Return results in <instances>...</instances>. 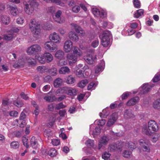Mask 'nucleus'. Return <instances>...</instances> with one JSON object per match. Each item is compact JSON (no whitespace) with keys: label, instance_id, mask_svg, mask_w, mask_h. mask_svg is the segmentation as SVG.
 <instances>
[{"label":"nucleus","instance_id":"nucleus-1","mask_svg":"<svg viewBox=\"0 0 160 160\" xmlns=\"http://www.w3.org/2000/svg\"><path fill=\"white\" fill-rule=\"evenodd\" d=\"M159 130L157 123L154 120H150L148 122V127L146 125H144L142 129V133L148 136H151L153 133L151 130L157 132Z\"/></svg>","mask_w":160,"mask_h":160},{"label":"nucleus","instance_id":"nucleus-2","mask_svg":"<svg viewBox=\"0 0 160 160\" xmlns=\"http://www.w3.org/2000/svg\"><path fill=\"white\" fill-rule=\"evenodd\" d=\"M56 95L59 94H66L71 96H74L77 94V91L74 89L69 87H64L59 88L56 91Z\"/></svg>","mask_w":160,"mask_h":160},{"label":"nucleus","instance_id":"nucleus-3","mask_svg":"<svg viewBox=\"0 0 160 160\" xmlns=\"http://www.w3.org/2000/svg\"><path fill=\"white\" fill-rule=\"evenodd\" d=\"M25 5L24 10L28 14L32 13L33 10L37 8L38 4L35 0H29L28 3H24Z\"/></svg>","mask_w":160,"mask_h":160},{"label":"nucleus","instance_id":"nucleus-4","mask_svg":"<svg viewBox=\"0 0 160 160\" xmlns=\"http://www.w3.org/2000/svg\"><path fill=\"white\" fill-rule=\"evenodd\" d=\"M29 28L32 33L37 35L40 32V23L35 19L31 20L29 24Z\"/></svg>","mask_w":160,"mask_h":160},{"label":"nucleus","instance_id":"nucleus-5","mask_svg":"<svg viewBox=\"0 0 160 160\" xmlns=\"http://www.w3.org/2000/svg\"><path fill=\"white\" fill-rule=\"evenodd\" d=\"M60 41H57L56 42H53L52 41H48L44 44V48L46 49L51 52H52L57 49V45L56 43H59Z\"/></svg>","mask_w":160,"mask_h":160},{"label":"nucleus","instance_id":"nucleus-6","mask_svg":"<svg viewBox=\"0 0 160 160\" xmlns=\"http://www.w3.org/2000/svg\"><path fill=\"white\" fill-rule=\"evenodd\" d=\"M41 48L38 44L34 45L28 48L27 52L28 54L35 55L37 54L38 52L41 51Z\"/></svg>","mask_w":160,"mask_h":160},{"label":"nucleus","instance_id":"nucleus-7","mask_svg":"<svg viewBox=\"0 0 160 160\" xmlns=\"http://www.w3.org/2000/svg\"><path fill=\"white\" fill-rule=\"evenodd\" d=\"M101 40H112V36L111 32L109 30H104L99 35Z\"/></svg>","mask_w":160,"mask_h":160},{"label":"nucleus","instance_id":"nucleus-8","mask_svg":"<svg viewBox=\"0 0 160 160\" xmlns=\"http://www.w3.org/2000/svg\"><path fill=\"white\" fill-rule=\"evenodd\" d=\"M64 48L66 52H70L72 49V43L71 41H66L64 43Z\"/></svg>","mask_w":160,"mask_h":160},{"label":"nucleus","instance_id":"nucleus-9","mask_svg":"<svg viewBox=\"0 0 160 160\" xmlns=\"http://www.w3.org/2000/svg\"><path fill=\"white\" fill-rule=\"evenodd\" d=\"M139 142L143 151L147 152L150 151L149 146L148 144L146 143L144 140L141 139L139 140Z\"/></svg>","mask_w":160,"mask_h":160},{"label":"nucleus","instance_id":"nucleus-10","mask_svg":"<svg viewBox=\"0 0 160 160\" xmlns=\"http://www.w3.org/2000/svg\"><path fill=\"white\" fill-rule=\"evenodd\" d=\"M78 57L77 55L72 53L68 54L67 56V58L69 61V63L76 62L77 61Z\"/></svg>","mask_w":160,"mask_h":160},{"label":"nucleus","instance_id":"nucleus-11","mask_svg":"<svg viewBox=\"0 0 160 160\" xmlns=\"http://www.w3.org/2000/svg\"><path fill=\"white\" fill-rule=\"evenodd\" d=\"M71 25L72 26L73 28L74 29H75L76 32L77 33H80L81 36H82L84 35L85 34L84 32L81 28V27L79 26L76 24L74 23L71 24Z\"/></svg>","mask_w":160,"mask_h":160},{"label":"nucleus","instance_id":"nucleus-12","mask_svg":"<svg viewBox=\"0 0 160 160\" xmlns=\"http://www.w3.org/2000/svg\"><path fill=\"white\" fill-rule=\"evenodd\" d=\"M62 13V11L60 10H58L55 14V16H53V18L55 22L59 23H61L62 22L60 19V16Z\"/></svg>","mask_w":160,"mask_h":160},{"label":"nucleus","instance_id":"nucleus-13","mask_svg":"<svg viewBox=\"0 0 160 160\" xmlns=\"http://www.w3.org/2000/svg\"><path fill=\"white\" fill-rule=\"evenodd\" d=\"M114 25L112 23L107 21H104L102 23V27L104 28L111 29L112 28Z\"/></svg>","mask_w":160,"mask_h":160},{"label":"nucleus","instance_id":"nucleus-14","mask_svg":"<svg viewBox=\"0 0 160 160\" xmlns=\"http://www.w3.org/2000/svg\"><path fill=\"white\" fill-rule=\"evenodd\" d=\"M139 100V98L138 97H134L128 101L127 103V106H131L135 105Z\"/></svg>","mask_w":160,"mask_h":160},{"label":"nucleus","instance_id":"nucleus-15","mask_svg":"<svg viewBox=\"0 0 160 160\" xmlns=\"http://www.w3.org/2000/svg\"><path fill=\"white\" fill-rule=\"evenodd\" d=\"M63 82V80L62 78H57L53 82L54 86L55 88H59L62 85Z\"/></svg>","mask_w":160,"mask_h":160},{"label":"nucleus","instance_id":"nucleus-16","mask_svg":"<svg viewBox=\"0 0 160 160\" xmlns=\"http://www.w3.org/2000/svg\"><path fill=\"white\" fill-rule=\"evenodd\" d=\"M154 84H152L151 85H149L148 84H146L142 87L143 89L142 93L144 94H146L149 92L151 88L153 87Z\"/></svg>","mask_w":160,"mask_h":160},{"label":"nucleus","instance_id":"nucleus-17","mask_svg":"<svg viewBox=\"0 0 160 160\" xmlns=\"http://www.w3.org/2000/svg\"><path fill=\"white\" fill-rule=\"evenodd\" d=\"M75 81V78L72 75H69L64 78V82L68 84H72Z\"/></svg>","mask_w":160,"mask_h":160},{"label":"nucleus","instance_id":"nucleus-18","mask_svg":"<svg viewBox=\"0 0 160 160\" xmlns=\"http://www.w3.org/2000/svg\"><path fill=\"white\" fill-rule=\"evenodd\" d=\"M70 72V70L67 66H64L60 68L58 71L59 73L60 74H68Z\"/></svg>","mask_w":160,"mask_h":160},{"label":"nucleus","instance_id":"nucleus-19","mask_svg":"<svg viewBox=\"0 0 160 160\" xmlns=\"http://www.w3.org/2000/svg\"><path fill=\"white\" fill-rule=\"evenodd\" d=\"M84 60L87 62L89 64H92L93 63L94 60L91 54H88L84 58Z\"/></svg>","mask_w":160,"mask_h":160},{"label":"nucleus","instance_id":"nucleus-20","mask_svg":"<svg viewBox=\"0 0 160 160\" xmlns=\"http://www.w3.org/2000/svg\"><path fill=\"white\" fill-rule=\"evenodd\" d=\"M133 115L131 109H126L124 112V117L125 118H129L133 117Z\"/></svg>","mask_w":160,"mask_h":160},{"label":"nucleus","instance_id":"nucleus-21","mask_svg":"<svg viewBox=\"0 0 160 160\" xmlns=\"http://www.w3.org/2000/svg\"><path fill=\"white\" fill-rule=\"evenodd\" d=\"M44 57L46 58V60L47 62H51L53 59V56L50 53L45 52L43 54Z\"/></svg>","mask_w":160,"mask_h":160},{"label":"nucleus","instance_id":"nucleus-22","mask_svg":"<svg viewBox=\"0 0 160 160\" xmlns=\"http://www.w3.org/2000/svg\"><path fill=\"white\" fill-rule=\"evenodd\" d=\"M64 55V52L62 50L58 51L55 53V56L58 59H62Z\"/></svg>","mask_w":160,"mask_h":160},{"label":"nucleus","instance_id":"nucleus-23","mask_svg":"<svg viewBox=\"0 0 160 160\" xmlns=\"http://www.w3.org/2000/svg\"><path fill=\"white\" fill-rule=\"evenodd\" d=\"M68 37L70 40H78V36L75 32L71 31L69 33Z\"/></svg>","mask_w":160,"mask_h":160},{"label":"nucleus","instance_id":"nucleus-24","mask_svg":"<svg viewBox=\"0 0 160 160\" xmlns=\"http://www.w3.org/2000/svg\"><path fill=\"white\" fill-rule=\"evenodd\" d=\"M49 39V40H59L60 37L58 33L54 32L50 34Z\"/></svg>","mask_w":160,"mask_h":160},{"label":"nucleus","instance_id":"nucleus-25","mask_svg":"<svg viewBox=\"0 0 160 160\" xmlns=\"http://www.w3.org/2000/svg\"><path fill=\"white\" fill-rule=\"evenodd\" d=\"M36 59H37L39 62L42 64H44L47 62L45 58L44 57L43 54L42 56L40 57L39 55H36L35 56Z\"/></svg>","mask_w":160,"mask_h":160},{"label":"nucleus","instance_id":"nucleus-26","mask_svg":"<svg viewBox=\"0 0 160 160\" xmlns=\"http://www.w3.org/2000/svg\"><path fill=\"white\" fill-rule=\"evenodd\" d=\"M144 10L142 9L137 10L134 14V17L138 18L144 15Z\"/></svg>","mask_w":160,"mask_h":160},{"label":"nucleus","instance_id":"nucleus-27","mask_svg":"<svg viewBox=\"0 0 160 160\" xmlns=\"http://www.w3.org/2000/svg\"><path fill=\"white\" fill-rule=\"evenodd\" d=\"M100 10L96 8H92L91 11L94 17H99L100 16Z\"/></svg>","mask_w":160,"mask_h":160},{"label":"nucleus","instance_id":"nucleus-28","mask_svg":"<svg viewBox=\"0 0 160 160\" xmlns=\"http://www.w3.org/2000/svg\"><path fill=\"white\" fill-rule=\"evenodd\" d=\"M19 143L18 141H13L10 143L11 148L13 149H16L19 148Z\"/></svg>","mask_w":160,"mask_h":160},{"label":"nucleus","instance_id":"nucleus-29","mask_svg":"<svg viewBox=\"0 0 160 160\" xmlns=\"http://www.w3.org/2000/svg\"><path fill=\"white\" fill-rule=\"evenodd\" d=\"M10 13L13 16H16L18 13V10L16 6L10 7Z\"/></svg>","mask_w":160,"mask_h":160},{"label":"nucleus","instance_id":"nucleus-30","mask_svg":"<svg viewBox=\"0 0 160 160\" xmlns=\"http://www.w3.org/2000/svg\"><path fill=\"white\" fill-rule=\"evenodd\" d=\"M48 102H52L56 100L57 98L55 96H45L43 98Z\"/></svg>","mask_w":160,"mask_h":160},{"label":"nucleus","instance_id":"nucleus-31","mask_svg":"<svg viewBox=\"0 0 160 160\" xmlns=\"http://www.w3.org/2000/svg\"><path fill=\"white\" fill-rule=\"evenodd\" d=\"M1 21L2 23L5 24H8L10 22L9 18L7 16H3L1 18Z\"/></svg>","mask_w":160,"mask_h":160},{"label":"nucleus","instance_id":"nucleus-32","mask_svg":"<svg viewBox=\"0 0 160 160\" xmlns=\"http://www.w3.org/2000/svg\"><path fill=\"white\" fill-rule=\"evenodd\" d=\"M72 54L76 55L77 56H80L82 55V53L79 49L77 47H74L73 50Z\"/></svg>","mask_w":160,"mask_h":160},{"label":"nucleus","instance_id":"nucleus-33","mask_svg":"<svg viewBox=\"0 0 160 160\" xmlns=\"http://www.w3.org/2000/svg\"><path fill=\"white\" fill-rule=\"evenodd\" d=\"M107 13L106 10L102 9H100L99 17L102 18H107Z\"/></svg>","mask_w":160,"mask_h":160},{"label":"nucleus","instance_id":"nucleus-34","mask_svg":"<svg viewBox=\"0 0 160 160\" xmlns=\"http://www.w3.org/2000/svg\"><path fill=\"white\" fill-rule=\"evenodd\" d=\"M116 143H113L110 144L108 148V150L110 152H114L117 150L116 149Z\"/></svg>","mask_w":160,"mask_h":160},{"label":"nucleus","instance_id":"nucleus-35","mask_svg":"<svg viewBox=\"0 0 160 160\" xmlns=\"http://www.w3.org/2000/svg\"><path fill=\"white\" fill-rule=\"evenodd\" d=\"M57 154L56 150L53 148L51 149L48 151V154L51 157H54Z\"/></svg>","mask_w":160,"mask_h":160},{"label":"nucleus","instance_id":"nucleus-36","mask_svg":"<svg viewBox=\"0 0 160 160\" xmlns=\"http://www.w3.org/2000/svg\"><path fill=\"white\" fill-rule=\"evenodd\" d=\"M42 27L44 29L49 30L52 29V26L51 24L48 22H46L44 24Z\"/></svg>","mask_w":160,"mask_h":160},{"label":"nucleus","instance_id":"nucleus-37","mask_svg":"<svg viewBox=\"0 0 160 160\" xmlns=\"http://www.w3.org/2000/svg\"><path fill=\"white\" fill-rule=\"evenodd\" d=\"M153 107L157 109H159L160 108V99H158L154 102Z\"/></svg>","mask_w":160,"mask_h":160},{"label":"nucleus","instance_id":"nucleus-38","mask_svg":"<svg viewBox=\"0 0 160 160\" xmlns=\"http://www.w3.org/2000/svg\"><path fill=\"white\" fill-rule=\"evenodd\" d=\"M48 72L52 76H54L57 73V71L56 68H53L48 70Z\"/></svg>","mask_w":160,"mask_h":160},{"label":"nucleus","instance_id":"nucleus-39","mask_svg":"<svg viewBox=\"0 0 160 160\" xmlns=\"http://www.w3.org/2000/svg\"><path fill=\"white\" fill-rule=\"evenodd\" d=\"M127 144L128 148L131 150H132L136 148V146L135 143L131 141L128 142Z\"/></svg>","mask_w":160,"mask_h":160},{"label":"nucleus","instance_id":"nucleus-40","mask_svg":"<svg viewBox=\"0 0 160 160\" xmlns=\"http://www.w3.org/2000/svg\"><path fill=\"white\" fill-rule=\"evenodd\" d=\"M13 104L16 107H21L23 105V102L21 101H18L17 99L13 101Z\"/></svg>","mask_w":160,"mask_h":160},{"label":"nucleus","instance_id":"nucleus-41","mask_svg":"<svg viewBox=\"0 0 160 160\" xmlns=\"http://www.w3.org/2000/svg\"><path fill=\"white\" fill-rule=\"evenodd\" d=\"M44 134L48 137L52 136V133L51 130L49 129H45L44 131Z\"/></svg>","mask_w":160,"mask_h":160},{"label":"nucleus","instance_id":"nucleus-42","mask_svg":"<svg viewBox=\"0 0 160 160\" xmlns=\"http://www.w3.org/2000/svg\"><path fill=\"white\" fill-rule=\"evenodd\" d=\"M80 10V8L79 6L75 5L72 8V11L75 13H78Z\"/></svg>","mask_w":160,"mask_h":160},{"label":"nucleus","instance_id":"nucleus-43","mask_svg":"<svg viewBox=\"0 0 160 160\" xmlns=\"http://www.w3.org/2000/svg\"><path fill=\"white\" fill-rule=\"evenodd\" d=\"M110 154L109 152H105L102 154V158L105 160H108L110 159Z\"/></svg>","mask_w":160,"mask_h":160},{"label":"nucleus","instance_id":"nucleus-44","mask_svg":"<svg viewBox=\"0 0 160 160\" xmlns=\"http://www.w3.org/2000/svg\"><path fill=\"white\" fill-rule=\"evenodd\" d=\"M109 140V139L107 137L103 136L101 138L100 141L102 142V143H104L105 145H107Z\"/></svg>","mask_w":160,"mask_h":160},{"label":"nucleus","instance_id":"nucleus-45","mask_svg":"<svg viewBox=\"0 0 160 160\" xmlns=\"http://www.w3.org/2000/svg\"><path fill=\"white\" fill-rule=\"evenodd\" d=\"M37 143V142L35 139V137H32L31 140V145L34 148H35V146Z\"/></svg>","mask_w":160,"mask_h":160},{"label":"nucleus","instance_id":"nucleus-46","mask_svg":"<svg viewBox=\"0 0 160 160\" xmlns=\"http://www.w3.org/2000/svg\"><path fill=\"white\" fill-rule=\"evenodd\" d=\"M133 3L134 7L137 8L140 7V2L138 0H133Z\"/></svg>","mask_w":160,"mask_h":160},{"label":"nucleus","instance_id":"nucleus-47","mask_svg":"<svg viewBox=\"0 0 160 160\" xmlns=\"http://www.w3.org/2000/svg\"><path fill=\"white\" fill-rule=\"evenodd\" d=\"M66 107V106L63 104L62 102H61L57 105L56 109L57 110H59L61 108H64Z\"/></svg>","mask_w":160,"mask_h":160},{"label":"nucleus","instance_id":"nucleus-48","mask_svg":"<svg viewBox=\"0 0 160 160\" xmlns=\"http://www.w3.org/2000/svg\"><path fill=\"white\" fill-rule=\"evenodd\" d=\"M103 67L101 65L97 66L95 67V73H98L100 72L101 71Z\"/></svg>","mask_w":160,"mask_h":160},{"label":"nucleus","instance_id":"nucleus-49","mask_svg":"<svg viewBox=\"0 0 160 160\" xmlns=\"http://www.w3.org/2000/svg\"><path fill=\"white\" fill-rule=\"evenodd\" d=\"M101 132V129L99 126H97L95 128V131L93 132V135H98Z\"/></svg>","mask_w":160,"mask_h":160},{"label":"nucleus","instance_id":"nucleus-50","mask_svg":"<svg viewBox=\"0 0 160 160\" xmlns=\"http://www.w3.org/2000/svg\"><path fill=\"white\" fill-rule=\"evenodd\" d=\"M131 152L125 150L123 153V156L125 158H128L130 157Z\"/></svg>","mask_w":160,"mask_h":160},{"label":"nucleus","instance_id":"nucleus-51","mask_svg":"<svg viewBox=\"0 0 160 160\" xmlns=\"http://www.w3.org/2000/svg\"><path fill=\"white\" fill-rule=\"evenodd\" d=\"M52 143L53 145L57 146L60 144V141L59 139H53L52 140Z\"/></svg>","mask_w":160,"mask_h":160},{"label":"nucleus","instance_id":"nucleus-52","mask_svg":"<svg viewBox=\"0 0 160 160\" xmlns=\"http://www.w3.org/2000/svg\"><path fill=\"white\" fill-rule=\"evenodd\" d=\"M22 141L24 146H25L27 148H28L29 145L28 144V139L24 137L22 139Z\"/></svg>","mask_w":160,"mask_h":160},{"label":"nucleus","instance_id":"nucleus-53","mask_svg":"<svg viewBox=\"0 0 160 160\" xmlns=\"http://www.w3.org/2000/svg\"><path fill=\"white\" fill-rule=\"evenodd\" d=\"M110 43V41H101V44L104 47H107Z\"/></svg>","mask_w":160,"mask_h":160},{"label":"nucleus","instance_id":"nucleus-54","mask_svg":"<svg viewBox=\"0 0 160 160\" xmlns=\"http://www.w3.org/2000/svg\"><path fill=\"white\" fill-rule=\"evenodd\" d=\"M94 142L93 140L90 139L87 141V145L89 147H93L94 146Z\"/></svg>","mask_w":160,"mask_h":160},{"label":"nucleus","instance_id":"nucleus-55","mask_svg":"<svg viewBox=\"0 0 160 160\" xmlns=\"http://www.w3.org/2000/svg\"><path fill=\"white\" fill-rule=\"evenodd\" d=\"M52 80V78L49 75H47L44 78V81L45 82H50Z\"/></svg>","mask_w":160,"mask_h":160},{"label":"nucleus","instance_id":"nucleus-56","mask_svg":"<svg viewBox=\"0 0 160 160\" xmlns=\"http://www.w3.org/2000/svg\"><path fill=\"white\" fill-rule=\"evenodd\" d=\"M116 148L117 150H121L123 146V144L122 142H119L116 144Z\"/></svg>","mask_w":160,"mask_h":160},{"label":"nucleus","instance_id":"nucleus-57","mask_svg":"<svg viewBox=\"0 0 160 160\" xmlns=\"http://www.w3.org/2000/svg\"><path fill=\"white\" fill-rule=\"evenodd\" d=\"M115 122L114 121V120L111 118H110L107 124V125L108 127H110Z\"/></svg>","mask_w":160,"mask_h":160},{"label":"nucleus","instance_id":"nucleus-58","mask_svg":"<svg viewBox=\"0 0 160 160\" xmlns=\"http://www.w3.org/2000/svg\"><path fill=\"white\" fill-rule=\"evenodd\" d=\"M18 112L15 111H12L9 112V114L11 116L16 117L18 116Z\"/></svg>","mask_w":160,"mask_h":160},{"label":"nucleus","instance_id":"nucleus-59","mask_svg":"<svg viewBox=\"0 0 160 160\" xmlns=\"http://www.w3.org/2000/svg\"><path fill=\"white\" fill-rule=\"evenodd\" d=\"M24 22V20L22 17H19L17 19V22L18 24H22Z\"/></svg>","mask_w":160,"mask_h":160},{"label":"nucleus","instance_id":"nucleus-60","mask_svg":"<svg viewBox=\"0 0 160 160\" xmlns=\"http://www.w3.org/2000/svg\"><path fill=\"white\" fill-rule=\"evenodd\" d=\"M55 106L53 103H52L48 105V108L50 111H53L54 110Z\"/></svg>","mask_w":160,"mask_h":160},{"label":"nucleus","instance_id":"nucleus-61","mask_svg":"<svg viewBox=\"0 0 160 160\" xmlns=\"http://www.w3.org/2000/svg\"><path fill=\"white\" fill-rule=\"evenodd\" d=\"M160 77V74H159L157 75H156L152 79V82H156L159 81L160 79L159 77Z\"/></svg>","mask_w":160,"mask_h":160},{"label":"nucleus","instance_id":"nucleus-62","mask_svg":"<svg viewBox=\"0 0 160 160\" xmlns=\"http://www.w3.org/2000/svg\"><path fill=\"white\" fill-rule=\"evenodd\" d=\"M129 96V94L128 93H123L121 96L122 100L127 99Z\"/></svg>","mask_w":160,"mask_h":160},{"label":"nucleus","instance_id":"nucleus-63","mask_svg":"<svg viewBox=\"0 0 160 160\" xmlns=\"http://www.w3.org/2000/svg\"><path fill=\"white\" fill-rule=\"evenodd\" d=\"M66 111L65 109L60 110L59 112V114L60 117H63L65 116Z\"/></svg>","mask_w":160,"mask_h":160},{"label":"nucleus","instance_id":"nucleus-64","mask_svg":"<svg viewBox=\"0 0 160 160\" xmlns=\"http://www.w3.org/2000/svg\"><path fill=\"white\" fill-rule=\"evenodd\" d=\"M110 118L113 119V120H114V121L115 122L118 118V116L117 114L116 113H113L111 116V118Z\"/></svg>","mask_w":160,"mask_h":160}]
</instances>
